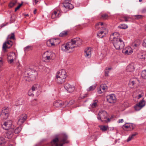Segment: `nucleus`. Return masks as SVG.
<instances>
[{
	"label": "nucleus",
	"instance_id": "14",
	"mask_svg": "<svg viewBox=\"0 0 146 146\" xmlns=\"http://www.w3.org/2000/svg\"><path fill=\"white\" fill-rule=\"evenodd\" d=\"M66 90L70 93L72 92L74 90V87L73 86L70 85L68 83H66L64 86Z\"/></svg>",
	"mask_w": 146,
	"mask_h": 146
},
{
	"label": "nucleus",
	"instance_id": "57",
	"mask_svg": "<svg viewBox=\"0 0 146 146\" xmlns=\"http://www.w3.org/2000/svg\"><path fill=\"white\" fill-rule=\"evenodd\" d=\"M135 16L137 17V18L138 19L141 18L142 16L141 15H137Z\"/></svg>",
	"mask_w": 146,
	"mask_h": 146
},
{
	"label": "nucleus",
	"instance_id": "6",
	"mask_svg": "<svg viewBox=\"0 0 146 146\" xmlns=\"http://www.w3.org/2000/svg\"><path fill=\"white\" fill-rule=\"evenodd\" d=\"M15 35L14 33H11V35H8L7 38V41L5 42L3 44V49L5 51L7 48H10L13 44V42L9 39H14Z\"/></svg>",
	"mask_w": 146,
	"mask_h": 146
},
{
	"label": "nucleus",
	"instance_id": "4",
	"mask_svg": "<svg viewBox=\"0 0 146 146\" xmlns=\"http://www.w3.org/2000/svg\"><path fill=\"white\" fill-rule=\"evenodd\" d=\"M106 25L103 22H99L96 23L95 28L97 29H100L97 34V36L100 38L104 37L108 33V30L106 28Z\"/></svg>",
	"mask_w": 146,
	"mask_h": 146
},
{
	"label": "nucleus",
	"instance_id": "8",
	"mask_svg": "<svg viewBox=\"0 0 146 146\" xmlns=\"http://www.w3.org/2000/svg\"><path fill=\"white\" fill-rule=\"evenodd\" d=\"M107 117V112L104 110H101L99 112L97 118L98 120H100L102 121H104V119H106Z\"/></svg>",
	"mask_w": 146,
	"mask_h": 146
},
{
	"label": "nucleus",
	"instance_id": "63",
	"mask_svg": "<svg viewBox=\"0 0 146 146\" xmlns=\"http://www.w3.org/2000/svg\"><path fill=\"white\" fill-rule=\"evenodd\" d=\"M107 68V70L109 71V70H110L111 69V68Z\"/></svg>",
	"mask_w": 146,
	"mask_h": 146
},
{
	"label": "nucleus",
	"instance_id": "43",
	"mask_svg": "<svg viewBox=\"0 0 146 146\" xmlns=\"http://www.w3.org/2000/svg\"><path fill=\"white\" fill-rule=\"evenodd\" d=\"M9 110L8 108L4 107L3 108L2 112H4L5 113H9Z\"/></svg>",
	"mask_w": 146,
	"mask_h": 146
},
{
	"label": "nucleus",
	"instance_id": "41",
	"mask_svg": "<svg viewBox=\"0 0 146 146\" xmlns=\"http://www.w3.org/2000/svg\"><path fill=\"white\" fill-rule=\"evenodd\" d=\"M22 128L21 127H18L16 128L15 130H14L15 133L16 134H18L20 132Z\"/></svg>",
	"mask_w": 146,
	"mask_h": 146
},
{
	"label": "nucleus",
	"instance_id": "38",
	"mask_svg": "<svg viewBox=\"0 0 146 146\" xmlns=\"http://www.w3.org/2000/svg\"><path fill=\"white\" fill-rule=\"evenodd\" d=\"M128 26L125 24H121L118 27V28H119L125 29L127 28Z\"/></svg>",
	"mask_w": 146,
	"mask_h": 146
},
{
	"label": "nucleus",
	"instance_id": "31",
	"mask_svg": "<svg viewBox=\"0 0 146 146\" xmlns=\"http://www.w3.org/2000/svg\"><path fill=\"white\" fill-rule=\"evenodd\" d=\"M68 33V31H62L59 35L60 37H64L66 36Z\"/></svg>",
	"mask_w": 146,
	"mask_h": 146
},
{
	"label": "nucleus",
	"instance_id": "11",
	"mask_svg": "<svg viewBox=\"0 0 146 146\" xmlns=\"http://www.w3.org/2000/svg\"><path fill=\"white\" fill-rule=\"evenodd\" d=\"M134 124L131 123H126L123 126V129L127 131H130L133 130L135 127Z\"/></svg>",
	"mask_w": 146,
	"mask_h": 146
},
{
	"label": "nucleus",
	"instance_id": "60",
	"mask_svg": "<svg viewBox=\"0 0 146 146\" xmlns=\"http://www.w3.org/2000/svg\"><path fill=\"white\" fill-rule=\"evenodd\" d=\"M3 63V61L1 58H0V64Z\"/></svg>",
	"mask_w": 146,
	"mask_h": 146
},
{
	"label": "nucleus",
	"instance_id": "39",
	"mask_svg": "<svg viewBox=\"0 0 146 146\" xmlns=\"http://www.w3.org/2000/svg\"><path fill=\"white\" fill-rule=\"evenodd\" d=\"M24 49L25 52H28L30 50H32V47L31 46H28L25 47Z\"/></svg>",
	"mask_w": 146,
	"mask_h": 146
},
{
	"label": "nucleus",
	"instance_id": "16",
	"mask_svg": "<svg viewBox=\"0 0 146 146\" xmlns=\"http://www.w3.org/2000/svg\"><path fill=\"white\" fill-rule=\"evenodd\" d=\"M133 52L132 48L129 46L123 49L122 52L125 55H129L131 54Z\"/></svg>",
	"mask_w": 146,
	"mask_h": 146
},
{
	"label": "nucleus",
	"instance_id": "5",
	"mask_svg": "<svg viewBox=\"0 0 146 146\" xmlns=\"http://www.w3.org/2000/svg\"><path fill=\"white\" fill-rule=\"evenodd\" d=\"M66 73L64 70H61L58 72L56 76V81L59 84H63L65 81L67 77Z\"/></svg>",
	"mask_w": 146,
	"mask_h": 146
},
{
	"label": "nucleus",
	"instance_id": "53",
	"mask_svg": "<svg viewBox=\"0 0 146 146\" xmlns=\"http://www.w3.org/2000/svg\"><path fill=\"white\" fill-rule=\"evenodd\" d=\"M30 92V90H29L28 92V95L29 96H31L33 95V91H31L30 92V93H29Z\"/></svg>",
	"mask_w": 146,
	"mask_h": 146
},
{
	"label": "nucleus",
	"instance_id": "49",
	"mask_svg": "<svg viewBox=\"0 0 146 146\" xmlns=\"http://www.w3.org/2000/svg\"><path fill=\"white\" fill-rule=\"evenodd\" d=\"M142 45L143 46L146 48V38L143 40Z\"/></svg>",
	"mask_w": 146,
	"mask_h": 146
},
{
	"label": "nucleus",
	"instance_id": "3",
	"mask_svg": "<svg viewBox=\"0 0 146 146\" xmlns=\"http://www.w3.org/2000/svg\"><path fill=\"white\" fill-rule=\"evenodd\" d=\"M67 138L68 137L66 134H62L59 139L57 137L53 139L51 142V146H62L63 144L69 143Z\"/></svg>",
	"mask_w": 146,
	"mask_h": 146
},
{
	"label": "nucleus",
	"instance_id": "37",
	"mask_svg": "<svg viewBox=\"0 0 146 146\" xmlns=\"http://www.w3.org/2000/svg\"><path fill=\"white\" fill-rule=\"evenodd\" d=\"M101 87L102 89L104 91V92H106L107 90V86L105 84H101Z\"/></svg>",
	"mask_w": 146,
	"mask_h": 146
},
{
	"label": "nucleus",
	"instance_id": "36",
	"mask_svg": "<svg viewBox=\"0 0 146 146\" xmlns=\"http://www.w3.org/2000/svg\"><path fill=\"white\" fill-rule=\"evenodd\" d=\"M137 104L140 106H142V107L143 108L145 105V101L143 98L139 103H137Z\"/></svg>",
	"mask_w": 146,
	"mask_h": 146
},
{
	"label": "nucleus",
	"instance_id": "50",
	"mask_svg": "<svg viewBox=\"0 0 146 146\" xmlns=\"http://www.w3.org/2000/svg\"><path fill=\"white\" fill-rule=\"evenodd\" d=\"M105 75L106 76H108V74L109 73V71L107 70V68H106L105 70Z\"/></svg>",
	"mask_w": 146,
	"mask_h": 146
},
{
	"label": "nucleus",
	"instance_id": "18",
	"mask_svg": "<svg viewBox=\"0 0 146 146\" xmlns=\"http://www.w3.org/2000/svg\"><path fill=\"white\" fill-rule=\"evenodd\" d=\"M14 130L13 129H11L10 130L7 131L5 134V137L8 139H11L13 135V132Z\"/></svg>",
	"mask_w": 146,
	"mask_h": 146
},
{
	"label": "nucleus",
	"instance_id": "55",
	"mask_svg": "<svg viewBox=\"0 0 146 146\" xmlns=\"http://www.w3.org/2000/svg\"><path fill=\"white\" fill-rule=\"evenodd\" d=\"M142 12L143 13H145L146 12V9L144 8H143V9L142 11Z\"/></svg>",
	"mask_w": 146,
	"mask_h": 146
},
{
	"label": "nucleus",
	"instance_id": "64",
	"mask_svg": "<svg viewBox=\"0 0 146 146\" xmlns=\"http://www.w3.org/2000/svg\"><path fill=\"white\" fill-rule=\"evenodd\" d=\"M25 16H29V15H28V14H26L25 15Z\"/></svg>",
	"mask_w": 146,
	"mask_h": 146
},
{
	"label": "nucleus",
	"instance_id": "13",
	"mask_svg": "<svg viewBox=\"0 0 146 146\" xmlns=\"http://www.w3.org/2000/svg\"><path fill=\"white\" fill-rule=\"evenodd\" d=\"M27 118V115L25 114H23L21 115L18 119V124L19 125H21L26 120Z\"/></svg>",
	"mask_w": 146,
	"mask_h": 146
},
{
	"label": "nucleus",
	"instance_id": "17",
	"mask_svg": "<svg viewBox=\"0 0 146 146\" xmlns=\"http://www.w3.org/2000/svg\"><path fill=\"white\" fill-rule=\"evenodd\" d=\"M135 68L133 64L131 63L127 66L126 70L127 72H132L134 71Z\"/></svg>",
	"mask_w": 146,
	"mask_h": 146
},
{
	"label": "nucleus",
	"instance_id": "45",
	"mask_svg": "<svg viewBox=\"0 0 146 146\" xmlns=\"http://www.w3.org/2000/svg\"><path fill=\"white\" fill-rule=\"evenodd\" d=\"M23 100L22 99H20L17 102V104L18 105H20L23 104Z\"/></svg>",
	"mask_w": 146,
	"mask_h": 146
},
{
	"label": "nucleus",
	"instance_id": "24",
	"mask_svg": "<svg viewBox=\"0 0 146 146\" xmlns=\"http://www.w3.org/2000/svg\"><path fill=\"white\" fill-rule=\"evenodd\" d=\"M131 20V17H129L123 16L122 17L121 20L122 21H125L126 22L129 21Z\"/></svg>",
	"mask_w": 146,
	"mask_h": 146
},
{
	"label": "nucleus",
	"instance_id": "20",
	"mask_svg": "<svg viewBox=\"0 0 146 146\" xmlns=\"http://www.w3.org/2000/svg\"><path fill=\"white\" fill-rule=\"evenodd\" d=\"M63 6L66 9H72L74 7L73 5L69 3H64Z\"/></svg>",
	"mask_w": 146,
	"mask_h": 146
},
{
	"label": "nucleus",
	"instance_id": "59",
	"mask_svg": "<svg viewBox=\"0 0 146 146\" xmlns=\"http://www.w3.org/2000/svg\"><path fill=\"white\" fill-rule=\"evenodd\" d=\"M142 96L141 94H140L138 96V99H139L140 98H141L142 97Z\"/></svg>",
	"mask_w": 146,
	"mask_h": 146
},
{
	"label": "nucleus",
	"instance_id": "2",
	"mask_svg": "<svg viewBox=\"0 0 146 146\" xmlns=\"http://www.w3.org/2000/svg\"><path fill=\"white\" fill-rule=\"evenodd\" d=\"M111 37L113 38L112 43L115 48L117 50L122 49L125 44L123 40L120 37L119 34L117 32L113 33Z\"/></svg>",
	"mask_w": 146,
	"mask_h": 146
},
{
	"label": "nucleus",
	"instance_id": "42",
	"mask_svg": "<svg viewBox=\"0 0 146 146\" xmlns=\"http://www.w3.org/2000/svg\"><path fill=\"white\" fill-rule=\"evenodd\" d=\"M96 86L95 85L91 86L89 88L87 89L88 91H90L93 90L96 88Z\"/></svg>",
	"mask_w": 146,
	"mask_h": 146
},
{
	"label": "nucleus",
	"instance_id": "25",
	"mask_svg": "<svg viewBox=\"0 0 146 146\" xmlns=\"http://www.w3.org/2000/svg\"><path fill=\"white\" fill-rule=\"evenodd\" d=\"M9 116V113H5L3 112H1L0 115L1 117L3 119H7Z\"/></svg>",
	"mask_w": 146,
	"mask_h": 146
},
{
	"label": "nucleus",
	"instance_id": "26",
	"mask_svg": "<svg viewBox=\"0 0 146 146\" xmlns=\"http://www.w3.org/2000/svg\"><path fill=\"white\" fill-rule=\"evenodd\" d=\"M39 87V84H37L34 85L32 86L31 89L30 90V92L33 91V92L34 91L37 90ZM30 92H29V93H30Z\"/></svg>",
	"mask_w": 146,
	"mask_h": 146
},
{
	"label": "nucleus",
	"instance_id": "28",
	"mask_svg": "<svg viewBox=\"0 0 146 146\" xmlns=\"http://www.w3.org/2000/svg\"><path fill=\"white\" fill-rule=\"evenodd\" d=\"M17 2V0H13L10 3L9 6L12 7L16 5Z\"/></svg>",
	"mask_w": 146,
	"mask_h": 146
},
{
	"label": "nucleus",
	"instance_id": "52",
	"mask_svg": "<svg viewBox=\"0 0 146 146\" xmlns=\"http://www.w3.org/2000/svg\"><path fill=\"white\" fill-rule=\"evenodd\" d=\"M8 24V23H3L1 25V28H2L4 26H6Z\"/></svg>",
	"mask_w": 146,
	"mask_h": 146
},
{
	"label": "nucleus",
	"instance_id": "10",
	"mask_svg": "<svg viewBox=\"0 0 146 146\" xmlns=\"http://www.w3.org/2000/svg\"><path fill=\"white\" fill-rule=\"evenodd\" d=\"M12 122L11 120H9L4 122L2 127L4 129L8 130L10 129L12 125Z\"/></svg>",
	"mask_w": 146,
	"mask_h": 146
},
{
	"label": "nucleus",
	"instance_id": "54",
	"mask_svg": "<svg viewBox=\"0 0 146 146\" xmlns=\"http://www.w3.org/2000/svg\"><path fill=\"white\" fill-rule=\"evenodd\" d=\"M123 121V119H119L118 121V123H122Z\"/></svg>",
	"mask_w": 146,
	"mask_h": 146
},
{
	"label": "nucleus",
	"instance_id": "29",
	"mask_svg": "<svg viewBox=\"0 0 146 146\" xmlns=\"http://www.w3.org/2000/svg\"><path fill=\"white\" fill-rule=\"evenodd\" d=\"M98 101L96 100H94L93 102L90 105L91 107L92 108H94L98 106Z\"/></svg>",
	"mask_w": 146,
	"mask_h": 146
},
{
	"label": "nucleus",
	"instance_id": "61",
	"mask_svg": "<svg viewBox=\"0 0 146 146\" xmlns=\"http://www.w3.org/2000/svg\"><path fill=\"white\" fill-rule=\"evenodd\" d=\"M33 13H34V14H35L36 13V9H35L34 10V12H33Z\"/></svg>",
	"mask_w": 146,
	"mask_h": 146
},
{
	"label": "nucleus",
	"instance_id": "51",
	"mask_svg": "<svg viewBox=\"0 0 146 146\" xmlns=\"http://www.w3.org/2000/svg\"><path fill=\"white\" fill-rule=\"evenodd\" d=\"M22 4H20L18 6H17L15 9V11H16L17 10H18L21 6Z\"/></svg>",
	"mask_w": 146,
	"mask_h": 146
},
{
	"label": "nucleus",
	"instance_id": "21",
	"mask_svg": "<svg viewBox=\"0 0 146 146\" xmlns=\"http://www.w3.org/2000/svg\"><path fill=\"white\" fill-rule=\"evenodd\" d=\"M61 16V14L59 11H54L52 13L51 18L52 19H54L56 18H59Z\"/></svg>",
	"mask_w": 146,
	"mask_h": 146
},
{
	"label": "nucleus",
	"instance_id": "30",
	"mask_svg": "<svg viewBox=\"0 0 146 146\" xmlns=\"http://www.w3.org/2000/svg\"><path fill=\"white\" fill-rule=\"evenodd\" d=\"M141 43V41L139 40H137L135 41L134 42L133 44V46L137 47L139 46Z\"/></svg>",
	"mask_w": 146,
	"mask_h": 146
},
{
	"label": "nucleus",
	"instance_id": "22",
	"mask_svg": "<svg viewBox=\"0 0 146 146\" xmlns=\"http://www.w3.org/2000/svg\"><path fill=\"white\" fill-rule=\"evenodd\" d=\"M55 40L54 39L49 40L46 42V44L48 46H51L54 45V41Z\"/></svg>",
	"mask_w": 146,
	"mask_h": 146
},
{
	"label": "nucleus",
	"instance_id": "12",
	"mask_svg": "<svg viewBox=\"0 0 146 146\" xmlns=\"http://www.w3.org/2000/svg\"><path fill=\"white\" fill-rule=\"evenodd\" d=\"M108 102L110 104L115 103L116 101V98L114 94H112L108 96L107 97Z\"/></svg>",
	"mask_w": 146,
	"mask_h": 146
},
{
	"label": "nucleus",
	"instance_id": "40",
	"mask_svg": "<svg viewBox=\"0 0 146 146\" xmlns=\"http://www.w3.org/2000/svg\"><path fill=\"white\" fill-rule=\"evenodd\" d=\"M142 108V106H140L137 104L134 106V108L135 110L136 111H139Z\"/></svg>",
	"mask_w": 146,
	"mask_h": 146
},
{
	"label": "nucleus",
	"instance_id": "15",
	"mask_svg": "<svg viewBox=\"0 0 146 146\" xmlns=\"http://www.w3.org/2000/svg\"><path fill=\"white\" fill-rule=\"evenodd\" d=\"M54 105L56 107H64L66 106V104L64 103L61 100H57L54 102Z\"/></svg>",
	"mask_w": 146,
	"mask_h": 146
},
{
	"label": "nucleus",
	"instance_id": "1",
	"mask_svg": "<svg viewBox=\"0 0 146 146\" xmlns=\"http://www.w3.org/2000/svg\"><path fill=\"white\" fill-rule=\"evenodd\" d=\"M82 41L79 38H74L72 39L71 41L68 42L66 44H63L61 47V50L65 52H70L72 49L75 47L81 44Z\"/></svg>",
	"mask_w": 146,
	"mask_h": 146
},
{
	"label": "nucleus",
	"instance_id": "23",
	"mask_svg": "<svg viewBox=\"0 0 146 146\" xmlns=\"http://www.w3.org/2000/svg\"><path fill=\"white\" fill-rule=\"evenodd\" d=\"M137 57L139 59L144 60L146 58V54L143 53H139L138 54Z\"/></svg>",
	"mask_w": 146,
	"mask_h": 146
},
{
	"label": "nucleus",
	"instance_id": "46",
	"mask_svg": "<svg viewBox=\"0 0 146 146\" xmlns=\"http://www.w3.org/2000/svg\"><path fill=\"white\" fill-rule=\"evenodd\" d=\"M11 56H8V60H9V62L10 64H11L13 62L14 59L13 58H11Z\"/></svg>",
	"mask_w": 146,
	"mask_h": 146
},
{
	"label": "nucleus",
	"instance_id": "48",
	"mask_svg": "<svg viewBox=\"0 0 146 146\" xmlns=\"http://www.w3.org/2000/svg\"><path fill=\"white\" fill-rule=\"evenodd\" d=\"M8 56H11V58H13L15 59V53H12L9 55Z\"/></svg>",
	"mask_w": 146,
	"mask_h": 146
},
{
	"label": "nucleus",
	"instance_id": "32",
	"mask_svg": "<svg viewBox=\"0 0 146 146\" xmlns=\"http://www.w3.org/2000/svg\"><path fill=\"white\" fill-rule=\"evenodd\" d=\"M6 142L5 138L2 137H0V146H3Z\"/></svg>",
	"mask_w": 146,
	"mask_h": 146
},
{
	"label": "nucleus",
	"instance_id": "27",
	"mask_svg": "<svg viewBox=\"0 0 146 146\" xmlns=\"http://www.w3.org/2000/svg\"><path fill=\"white\" fill-rule=\"evenodd\" d=\"M137 135V133H135L131 135H130L127 140V141L128 142L131 140L132 139H134L135 136Z\"/></svg>",
	"mask_w": 146,
	"mask_h": 146
},
{
	"label": "nucleus",
	"instance_id": "19",
	"mask_svg": "<svg viewBox=\"0 0 146 146\" xmlns=\"http://www.w3.org/2000/svg\"><path fill=\"white\" fill-rule=\"evenodd\" d=\"M91 49L90 48H88L85 49V56L88 58H90L91 56Z\"/></svg>",
	"mask_w": 146,
	"mask_h": 146
},
{
	"label": "nucleus",
	"instance_id": "47",
	"mask_svg": "<svg viewBox=\"0 0 146 146\" xmlns=\"http://www.w3.org/2000/svg\"><path fill=\"white\" fill-rule=\"evenodd\" d=\"M97 92L99 94H101L104 92V91L102 89V88L101 87V86L99 88H98L97 89Z\"/></svg>",
	"mask_w": 146,
	"mask_h": 146
},
{
	"label": "nucleus",
	"instance_id": "33",
	"mask_svg": "<svg viewBox=\"0 0 146 146\" xmlns=\"http://www.w3.org/2000/svg\"><path fill=\"white\" fill-rule=\"evenodd\" d=\"M99 127L100 128V129L103 131H106L108 128V126L104 125H100L99 126Z\"/></svg>",
	"mask_w": 146,
	"mask_h": 146
},
{
	"label": "nucleus",
	"instance_id": "62",
	"mask_svg": "<svg viewBox=\"0 0 146 146\" xmlns=\"http://www.w3.org/2000/svg\"><path fill=\"white\" fill-rule=\"evenodd\" d=\"M33 2H35L36 4L38 2V1L36 0H33Z\"/></svg>",
	"mask_w": 146,
	"mask_h": 146
},
{
	"label": "nucleus",
	"instance_id": "9",
	"mask_svg": "<svg viewBox=\"0 0 146 146\" xmlns=\"http://www.w3.org/2000/svg\"><path fill=\"white\" fill-rule=\"evenodd\" d=\"M54 55V54L51 52L47 51L42 55V57L46 60H49L52 58V57Z\"/></svg>",
	"mask_w": 146,
	"mask_h": 146
},
{
	"label": "nucleus",
	"instance_id": "35",
	"mask_svg": "<svg viewBox=\"0 0 146 146\" xmlns=\"http://www.w3.org/2000/svg\"><path fill=\"white\" fill-rule=\"evenodd\" d=\"M109 17L108 15L106 13L102 14L101 15V18L104 20L107 19Z\"/></svg>",
	"mask_w": 146,
	"mask_h": 146
},
{
	"label": "nucleus",
	"instance_id": "56",
	"mask_svg": "<svg viewBox=\"0 0 146 146\" xmlns=\"http://www.w3.org/2000/svg\"><path fill=\"white\" fill-rule=\"evenodd\" d=\"M110 119L109 118H108L106 120H104V121H105L106 122H108L110 121Z\"/></svg>",
	"mask_w": 146,
	"mask_h": 146
},
{
	"label": "nucleus",
	"instance_id": "58",
	"mask_svg": "<svg viewBox=\"0 0 146 146\" xmlns=\"http://www.w3.org/2000/svg\"><path fill=\"white\" fill-rule=\"evenodd\" d=\"M72 0H65L64 3H69Z\"/></svg>",
	"mask_w": 146,
	"mask_h": 146
},
{
	"label": "nucleus",
	"instance_id": "44",
	"mask_svg": "<svg viewBox=\"0 0 146 146\" xmlns=\"http://www.w3.org/2000/svg\"><path fill=\"white\" fill-rule=\"evenodd\" d=\"M135 84V82L134 80L130 81L129 83V85L131 88H133V86Z\"/></svg>",
	"mask_w": 146,
	"mask_h": 146
},
{
	"label": "nucleus",
	"instance_id": "34",
	"mask_svg": "<svg viewBox=\"0 0 146 146\" xmlns=\"http://www.w3.org/2000/svg\"><path fill=\"white\" fill-rule=\"evenodd\" d=\"M141 77L144 79H146V70H143L141 72Z\"/></svg>",
	"mask_w": 146,
	"mask_h": 146
},
{
	"label": "nucleus",
	"instance_id": "7",
	"mask_svg": "<svg viewBox=\"0 0 146 146\" xmlns=\"http://www.w3.org/2000/svg\"><path fill=\"white\" fill-rule=\"evenodd\" d=\"M34 73L35 74H37L35 70L31 69H28L25 72V76L32 78V79H31V80H33L35 77Z\"/></svg>",
	"mask_w": 146,
	"mask_h": 146
}]
</instances>
